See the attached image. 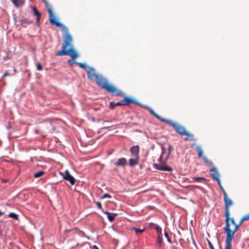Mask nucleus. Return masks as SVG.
Returning <instances> with one entry per match:
<instances>
[{
  "mask_svg": "<svg viewBox=\"0 0 249 249\" xmlns=\"http://www.w3.org/2000/svg\"><path fill=\"white\" fill-rule=\"evenodd\" d=\"M45 4L47 11L49 14V21L52 25H55L60 28V30L65 33V35L63 36V43L62 44V49L58 52L56 55L57 56H62L63 55H68L71 56L73 58L78 56L77 52L73 48L72 45V38L69 33L68 28L57 21L54 17L51 6L47 0H42Z\"/></svg>",
  "mask_w": 249,
  "mask_h": 249,
  "instance_id": "nucleus-1",
  "label": "nucleus"
},
{
  "mask_svg": "<svg viewBox=\"0 0 249 249\" xmlns=\"http://www.w3.org/2000/svg\"><path fill=\"white\" fill-rule=\"evenodd\" d=\"M88 79L90 81L94 80L97 86L111 93L112 96L115 95H123V93L121 90L118 89L113 85L109 83L107 79L102 74L97 72L95 70Z\"/></svg>",
  "mask_w": 249,
  "mask_h": 249,
  "instance_id": "nucleus-2",
  "label": "nucleus"
},
{
  "mask_svg": "<svg viewBox=\"0 0 249 249\" xmlns=\"http://www.w3.org/2000/svg\"><path fill=\"white\" fill-rule=\"evenodd\" d=\"M245 220L241 219L238 224H236L234 229L231 230L230 229V216L227 217L225 219V227L224 228V231L226 233V246L225 249H232L231 248V241L234 237L235 232L238 230L239 227L242 224Z\"/></svg>",
  "mask_w": 249,
  "mask_h": 249,
  "instance_id": "nucleus-3",
  "label": "nucleus"
},
{
  "mask_svg": "<svg viewBox=\"0 0 249 249\" xmlns=\"http://www.w3.org/2000/svg\"><path fill=\"white\" fill-rule=\"evenodd\" d=\"M165 123L172 126L175 129L176 132L181 136H184V134H186L185 133L186 130L183 126L181 125L170 120H167V121H165Z\"/></svg>",
  "mask_w": 249,
  "mask_h": 249,
  "instance_id": "nucleus-4",
  "label": "nucleus"
},
{
  "mask_svg": "<svg viewBox=\"0 0 249 249\" xmlns=\"http://www.w3.org/2000/svg\"><path fill=\"white\" fill-rule=\"evenodd\" d=\"M224 201L225 203V216L226 218L230 215L229 208L230 206L232 205L233 202L228 197L227 194H225V196H224Z\"/></svg>",
  "mask_w": 249,
  "mask_h": 249,
  "instance_id": "nucleus-5",
  "label": "nucleus"
},
{
  "mask_svg": "<svg viewBox=\"0 0 249 249\" xmlns=\"http://www.w3.org/2000/svg\"><path fill=\"white\" fill-rule=\"evenodd\" d=\"M76 64L81 68H83L87 72L88 78L94 72L95 69L91 67H88L86 64L80 62H77Z\"/></svg>",
  "mask_w": 249,
  "mask_h": 249,
  "instance_id": "nucleus-6",
  "label": "nucleus"
},
{
  "mask_svg": "<svg viewBox=\"0 0 249 249\" xmlns=\"http://www.w3.org/2000/svg\"><path fill=\"white\" fill-rule=\"evenodd\" d=\"M154 166L156 169L161 171H172L173 170L171 167L167 166L164 164H154Z\"/></svg>",
  "mask_w": 249,
  "mask_h": 249,
  "instance_id": "nucleus-7",
  "label": "nucleus"
},
{
  "mask_svg": "<svg viewBox=\"0 0 249 249\" xmlns=\"http://www.w3.org/2000/svg\"><path fill=\"white\" fill-rule=\"evenodd\" d=\"M64 179L69 181L71 185H74L75 183L74 178L70 175L69 171L66 170L65 172V175L63 177Z\"/></svg>",
  "mask_w": 249,
  "mask_h": 249,
  "instance_id": "nucleus-8",
  "label": "nucleus"
},
{
  "mask_svg": "<svg viewBox=\"0 0 249 249\" xmlns=\"http://www.w3.org/2000/svg\"><path fill=\"white\" fill-rule=\"evenodd\" d=\"M120 102L121 106H127L131 103L137 104V102L136 101L129 97H125L124 99L121 100Z\"/></svg>",
  "mask_w": 249,
  "mask_h": 249,
  "instance_id": "nucleus-9",
  "label": "nucleus"
},
{
  "mask_svg": "<svg viewBox=\"0 0 249 249\" xmlns=\"http://www.w3.org/2000/svg\"><path fill=\"white\" fill-rule=\"evenodd\" d=\"M210 171L212 172L210 174V175L213 177V179L216 180H218V179L220 178V174L215 167L212 168L210 169Z\"/></svg>",
  "mask_w": 249,
  "mask_h": 249,
  "instance_id": "nucleus-10",
  "label": "nucleus"
},
{
  "mask_svg": "<svg viewBox=\"0 0 249 249\" xmlns=\"http://www.w3.org/2000/svg\"><path fill=\"white\" fill-rule=\"evenodd\" d=\"M130 151L131 154V157H139V146L138 145L132 146L130 148Z\"/></svg>",
  "mask_w": 249,
  "mask_h": 249,
  "instance_id": "nucleus-11",
  "label": "nucleus"
},
{
  "mask_svg": "<svg viewBox=\"0 0 249 249\" xmlns=\"http://www.w3.org/2000/svg\"><path fill=\"white\" fill-rule=\"evenodd\" d=\"M126 164V160L124 158H122L119 159L114 163L116 166H124Z\"/></svg>",
  "mask_w": 249,
  "mask_h": 249,
  "instance_id": "nucleus-12",
  "label": "nucleus"
},
{
  "mask_svg": "<svg viewBox=\"0 0 249 249\" xmlns=\"http://www.w3.org/2000/svg\"><path fill=\"white\" fill-rule=\"evenodd\" d=\"M185 133L186 134H184V135L185 136V137L184 138V140H185V141H188L189 140H194V141L196 140V139L195 138L194 135L193 134L191 133L190 132H189L188 131H187V130L185 131Z\"/></svg>",
  "mask_w": 249,
  "mask_h": 249,
  "instance_id": "nucleus-13",
  "label": "nucleus"
},
{
  "mask_svg": "<svg viewBox=\"0 0 249 249\" xmlns=\"http://www.w3.org/2000/svg\"><path fill=\"white\" fill-rule=\"evenodd\" d=\"M139 157H132L131 159L129 160V164L130 166H133L136 165L139 161Z\"/></svg>",
  "mask_w": 249,
  "mask_h": 249,
  "instance_id": "nucleus-14",
  "label": "nucleus"
},
{
  "mask_svg": "<svg viewBox=\"0 0 249 249\" xmlns=\"http://www.w3.org/2000/svg\"><path fill=\"white\" fill-rule=\"evenodd\" d=\"M13 4L17 7L22 6L25 0H11Z\"/></svg>",
  "mask_w": 249,
  "mask_h": 249,
  "instance_id": "nucleus-15",
  "label": "nucleus"
},
{
  "mask_svg": "<svg viewBox=\"0 0 249 249\" xmlns=\"http://www.w3.org/2000/svg\"><path fill=\"white\" fill-rule=\"evenodd\" d=\"M104 213L107 214L108 220L109 221H110V222L113 221L114 220L115 217L117 215L116 213H110L108 212L107 211L104 212Z\"/></svg>",
  "mask_w": 249,
  "mask_h": 249,
  "instance_id": "nucleus-16",
  "label": "nucleus"
},
{
  "mask_svg": "<svg viewBox=\"0 0 249 249\" xmlns=\"http://www.w3.org/2000/svg\"><path fill=\"white\" fill-rule=\"evenodd\" d=\"M149 111H150V112L151 113V114L154 115L156 118H157L158 119H159L160 121H161L162 122L165 123V121H167L166 119H164V118H163L162 117H160L158 114L155 113V112L154 111V110L153 109L150 108L149 109Z\"/></svg>",
  "mask_w": 249,
  "mask_h": 249,
  "instance_id": "nucleus-17",
  "label": "nucleus"
},
{
  "mask_svg": "<svg viewBox=\"0 0 249 249\" xmlns=\"http://www.w3.org/2000/svg\"><path fill=\"white\" fill-rule=\"evenodd\" d=\"M191 178L193 179V181H190L191 182L193 181L202 182L203 181L206 180V179L203 177H193Z\"/></svg>",
  "mask_w": 249,
  "mask_h": 249,
  "instance_id": "nucleus-18",
  "label": "nucleus"
},
{
  "mask_svg": "<svg viewBox=\"0 0 249 249\" xmlns=\"http://www.w3.org/2000/svg\"><path fill=\"white\" fill-rule=\"evenodd\" d=\"M33 10L34 11L35 15L36 16V21H38L41 17L40 13L37 11V9L35 7H34L33 8Z\"/></svg>",
  "mask_w": 249,
  "mask_h": 249,
  "instance_id": "nucleus-19",
  "label": "nucleus"
},
{
  "mask_svg": "<svg viewBox=\"0 0 249 249\" xmlns=\"http://www.w3.org/2000/svg\"><path fill=\"white\" fill-rule=\"evenodd\" d=\"M131 230L134 231L137 234H138L143 232V231H144V228H143L142 230H141L135 227H132L131 228Z\"/></svg>",
  "mask_w": 249,
  "mask_h": 249,
  "instance_id": "nucleus-20",
  "label": "nucleus"
},
{
  "mask_svg": "<svg viewBox=\"0 0 249 249\" xmlns=\"http://www.w3.org/2000/svg\"><path fill=\"white\" fill-rule=\"evenodd\" d=\"M196 150L198 153V157L200 158L201 157L202 154H203V150L200 146H197L196 148Z\"/></svg>",
  "mask_w": 249,
  "mask_h": 249,
  "instance_id": "nucleus-21",
  "label": "nucleus"
},
{
  "mask_svg": "<svg viewBox=\"0 0 249 249\" xmlns=\"http://www.w3.org/2000/svg\"><path fill=\"white\" fill-rule=\"evenodd\" d=\"M44 172L43 171H38L34 174V177L36 178H37L41 177L43 175H44Z\"/></svg>",
  "mask_w": 249,
  "mask_h": 249,
  "instance_id": "nucleus-22",
  "label": "nucleus"
},
{
  "mask_svg": "<svg viewBox=\"0 0 249 249\" xmlns=\"http://www.w3.org/2000/svg\"><path fill=\"white\" fill-rule=\"evenodd\" d=\"M9 216L11 218H12L14 219H18V215L16 213H10L9 214Z\"/></svg>",
  "mask_w": 249,
  "mask_h": 249,
  "instance_id": "nucleus-23",
  "label": "nucleus"
},
{
  "mask_svg": "<svg viewBox=\"0 0 249 249\" xmlns=\"http://www.w3.org/2000/svg\"><path fill=\"white\" fill-rule=\"evenodd\" d=\"M203 160L207 163L208 164L210 165H212L213 164V162L212 160H209L206 157H204L202 158Z\"/></svg>",
  "mask_w": 249,
  "mask_h": 249,
  "instance_id": "nucleus-24",
  "label": "nucleus"
},
{
  "mask_svg": "<svg viewBox=\"0 0 249 249\" xmlns=\"http://www.w3.org/2000/svg\"><path fill=\"white\" fill-rule=\"evenodd\" d=\"M77 54L78 55V54ZM70 56L72 58V59H70V60H68V63L70 64V65H71H71H72L74 63H75V61L74 60V59H75V58H77V57H75V58H73L71 56ZM78 57V56H77V57Z\"/></svg>",
  "mask_w": 249,
  "mask_h": 249,
  "instance_id": "nucleus-25",
  "label": "nucleus"
},
{
  "mask_svg": "<svg viewBox=\"0 0 249 249\" xmlns=\"http://www.w3.org/2000/svg\"><path fill=\"white\" fill-rule=\"evenodd\" d=\"M36 68H37V70L39 71H41L42 70V67L41 64L40 63L38 62L36 64Z\"/></svg>",
  "mask_w": 249,
  "mask_h": 249,
  "instance_id": "nucleus-26",
  "label": "nucleus"
},
{
  "mask_svg": "<svg viewBox=\"0 0 249 249\" xmlns=\"http://www.w3.org/2000/svg\"><path fill=\"white\" fill-rule=\"evenodd\" d=\"M111 198V196L110 195L108 194H105L103 195V196L101 197V199H105V198Z\"/></svg>",
  "mask_w": 249,
  "mask_h": 249,
  "instance_id": "nucleus-27",
  "label": "nucleus"
},
{
  "mask_svg": "<svg viewBox=\"0 0 249 249\" xmlns=\"http://www.w3.org/2000/svg\"><path fill=\"white\" fill-rule=\"evenodd\" d=\"M230 225L231 224H232V225H233L234 226V227L235 226V225H236V224L233 218L230 217Z\"/></svg>",
  "mask_w": 249,
  "mask_h": 249,
  "instance_id": "nucleus-28",
  "label": "nucleus"
},
{
  "mask_svg": "<svg viewBox=\"0 0 249 249\" xmlns=\"http://www.w3.org/2000/svg\"><path fill=\"white\" fill-rule=\"evenodd\" d=\"M156 229L157 232L159 233V235L162 236L161 229L159 226H157L156 228Z\"/></svg>",
  "mask_w": 249,
  "mask_h": 249,
  "instance_id": "nucleus-29",
  "label": "nucleus"
},
{
  "mask_svg": "<svg viewBox=\"0 0 249 249\" xmlns=\"http://www.w3.org/2000/svg\"><path fill=\"white\" fill-rule=\"evenodd\" d=\"M164 235H165V237L167 238L168 241L169 243H171V239H170V237L169 236L168 233L167 232L165 231L164 232Z\"/></svg>",
  "mask_w": 249,
  "mask_h": 249,
  "instance_id": "nucleus-30",
  "label": "nucleus"
},
{
  "mask_svg": "<svg viewBox=\"0 0 249 249\" xmlns=\"http://www.w3.org/2000/svg\"><path fill=\"white\" fill-rule=\"evenodd\" d=\"M116 107L115 103L113 102H111L109 103V108L111 109H113Z\"/></svg>",
  "mask_w": 249,
  "mask_h": 249,
  "instance_id": "nucleus-31",
  "label": "nucleus"
},
{
  "mask_svg": "<svg viewBox=\"0 0 249 249\" xmlns=\"http://www.w3.org/2000/svg\"><path fill=\"white\" fill-rule=\"evenodd\" d=\"M249 219V214L245 215L242 217V220H247Z\"/></svg>",
  "mask_w": 249,
  "mask_h": 249,
  "instance_id": "nucleus-32",
  "label": "nucleus"
},
{
  "mask_svg": "<svg viewBox=\"0 0 249 249\" xmlns=\"http://www.w3.org/2000/svg\"><path fill=\"white\" fill-rule=\"evenodd\" d=\"M161 235H159L158 239V243L159 245H160L162 243V238Z\"/></svg>",
  "mask_w": 249,
  "mask_h": 249,
  "instance_id": "nucleus-33",
  "label": "nucleus"
},
{
  "mask_svg": "<svg viewBox=\"0 0 249 249\" xmlns=\"http://www.w3.org/2000/svg\"><path fill=\"white\" fill-rule=\"evenodd\" d=\"M172 145H168V153H169V154H170L171 153V152L172 150Z\"/></svg>",
  "mask_w": 249,
  "mask_h": 249,
  "instance_id": "nucleus-34",
  "label": "nucleus"
},
{
  "mask_svg": "<svg viewBox=\"0 0 249 249\" xmlns=\"http://www.w3.org/2000/svg\"><path fill=\"white\" fill-rule=\"evenodd\" d=\"M208 245H209V246L210 247L211 249H215L214 248L212 243L210 241H208Z\"/></svg>",
  "mask_w": 249,
  "mask_h": 249,
  "instance_id": "nucleus-35",
  "label": "nucleus"
},
{
  "mask_svg": "<svg viewBox=\"0 0 249 249\" xmlns=\"http://www.w3.org/2000/svg\"><path fill=\"white\" fill-rule=\"evenodd\" d=\"M96 204L99 209H102V204L100 202H97Z\"/></svg>",
  "mask_w": 249,
  "mask_h": 249,
  "instance_id": "nucleus-36",
  "label": "nucleus"
},
{
  "mask_svg": "<svg viewBox=\"0 0 249 249\" xmlns=\"http://www.w3.org/2000/svg\"><path fill=\"white\" fill-rule=\"evenodd\" d=\"M191 188H192V189L194 190L196 189H200V187L197 185H193L191 186Z\"/></svg>",
  "mask_w": 249,
  "mask_h": 249,
  "instance_id": "nucleus-37",
  "label": "nucleus"
},
{
  "mask_svg": "<svg viewBox=\"0 0 249 249\" xmlns=\"http://www.w3.org/2000/svg\"><path fill=\"white\" fill-rule=\"evenodd\" d=\"M220 189L222 190V191L223 192V195H224V196H225V194H227L226 192L225 191V189H224L223 187V186H221L220 187Z\"/></svg>",
  "mask_w": 249,
  "mask_h": 249,
  "instance_id": "nucleus-38",
  "label": "nucleus"
},
{
  "mask_svg": "<svg viewBox=\"0 0 249 249\" xmlns=\"http://www.w3.org/2000/svg\"><path fill=\"white\" fill-rule=\"evenodd\" d=\"M10 75V73L8 72V71H6L2 75V78H4L5 77L7 76H9Z\"/></svg>",
  "mask_w": 249,
  "mask_h": 249,
  "instance_id": "nucleus-39",
  "label": "nucleus"
},
{
  "mask_svg": "<svg viewBox=\"0 0 249 249\" xmlns=\"http://www.w3.org/2000/svg\"><path fill=\"white\" fill-rule=\"evenodd\" d=\"M218 182V185L219 186V187H220L221 186H222V184H221V180H220V179H218V180H216Z\"/></svg>",
  "mask_w": 249,
  "mask_h": 249,
  "instance_id": "nucleus-40",
  "label": "nucleus"
},
{
  "mask_svg": "<svg viewBox=\"0 0 249 249\" xmlns=\"http://www.w3.org/2000/svg\"><path fill=\"white\" fill-rule=\"evenodd\" d=\"M91 248L92 249H99L95 245H93L92 247H91Z\"/></svg>",
  "mask_w": 249,
  "mask_h": 249,
  "instance_id": "nucleus-41",
  "label": "nucleus"
},
{
  "mask_svg": "<svg viewBox=\"0 0 249 249\" xmlns=\"http://www.w3.org/2000/svg\"><path fill=\"white\" fill-rule=\"evenodd\" d=\"M115 105H116V106H121V104H120V102H118L117 103H115Z\"/></svg>",
  "mask_w": 249,
  "mask_h": 249,
  "instance_id": "nucleus-42",
  "label": "nucleus"
},
{
  "mask_svg": "<svg viewBox=\"0 0 249 249\" xmlns=\"http://www.w3.org/2000/svg\"><path fill=\"white\" fill-rule=\"evenodd\" d=\"M4 213L1 211H0V215H2L4 214Z\"/></svg>",
  "mask_w": 249,
  "mask_h": 249,
  "instance_id": "nucleus-43",
  "label": "nucleus"
}]
</instances>
